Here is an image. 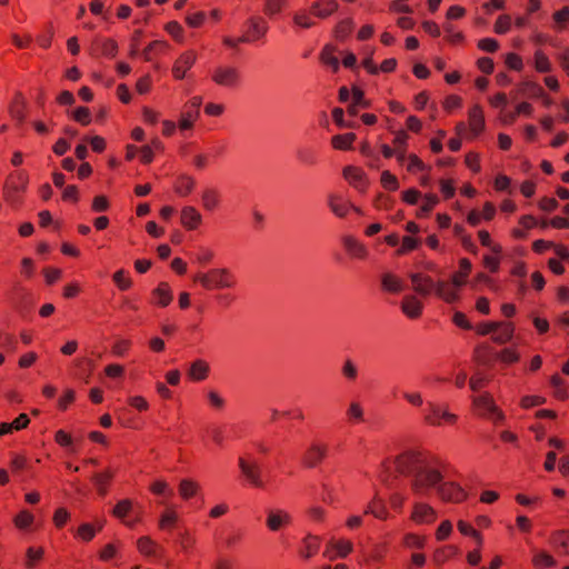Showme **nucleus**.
Masks as SVG:
<instances>
[{
  "instance_id": "f03ea898",
  "label": "nucleus",
  "mask_w": 569,
  "mask_h": 569,
  "mask_svg": "<svg viewBox=\"0 0 569 569\" xmlns=\"http://www.w3.org/2000/svg\"><path fill=\"white\" fill-rule=\"evenodd\" d=\"M410 279L415 291L422 296L428 297L431 293H436L439 298L443 299L448 303H452L458 300L459 295L453 288H451L446 281L435 282L431 277L423 273H411Z\"/></svg>"
},
{
  "instance_id": "6e6552de",
  "label": "nucleus",
  "mask_w": 569,
  "mask_h": 569,
  "mask_svg": "<svg viewBox=\"0 0 569 569\" xmlns=\"http://www.w3.org/2000/svg\"><path fill=\"white\" fill-rule=\"evenodd\" d=\"M213 83L226 89H236L241 83V76L238 68L230 64H220L210 71Z\"/></svg>"
},
{
  "instance_id": "473e14b6",
  "label": "nucleus",
  "mask_w": 569,
  "mask_h": 569,
  "mask_svg": "<svg viewBox=\"0 0 569 569\" xmlns=\"http://www.w3.org/2000/svg\"><path fill=\"white\" fill-rule=\"evenodd\" d=\"M550 543L559 550L561 555L569 556V531L557 530L551 533Z\"/></svg>"
},
{
  "instance_id": "9b49d317",
  "label": "nucleus",
  "mask_w": 569,
  "mask_h": 569,
  "mask_svg": "<svg viewBox=\"0 0 569 569\" xmlns=\"http://www.w3.org/2000/svg\"><path fill=\"white\" fill-rule=\"evenodd\" d=\"M435 493L445 502L459 503L467 498L466 490L455 481H446L445 477L441 485L437 487Z\"/></svg>"
},
{
  "instance_id": "e433bc0d",
  "label": "nucleus",
  "mask_w": 569,
  "mask_h": 569,
  "mask_svg": "<svg viewBox=\"0 0 569 569\" xmlns=\"http://www.w3.org/2000/svg\"><path fill=\"white\" fill-rule=\"evenodd\" d=\"M320 547V538L318 536L308 535L303 539V547L300 551L301 556L309 559L315 556Z\"/></svg>"
},
{
  "instance_id": "a211bd4d",
  "label": "nucleus",
  "mask_w": 569,
  "mask_h": 569,
  "mask_svg": "<svg viewBox=\"0 0 569 569\" xmlns=\"http://www.w3.org/2000/svg\"><path fill=\"white\" fill-rule=\"evenodd\" d=\"M268 31V24L262 18H251L248 21V32L241 40L257 41L264 37Z\"/></svg>"
},
{
  "instance_id": "7ed1b4c3",
  "label": "nucleus",
  "mask_w": 569,
  "mask_h": 569,
  "mask_svg": "<svg viewBox=\"0 0 569 569\" xmlns=\"http://www.w3.org/2000/svg\"><path fill=\"white\" fill-rule=\"evenodd\" d=\"M193 280L204 289H230L237 284V278L228 268H213L207 272H199Z\"/></svg>"
},
{
  "instance_id": "4be33fe9",
  "label": "nucleus",
  "mask_w": 569,
  "mask_h": 569,
  "mask_svg": "<svg viewBox=\"0 0 569 569\" xmlns=\"http://www.w3.org/2000/svg\"><path fill=\"white\" fill-rule=\"evenodd\" d=\"M222 154V148H209L206 151L197 152L193 156V164L198 169H203L212 163Z\"/></svg>"
},
{
  "instance_id": "a878e982",
  "label": "nucleus",
  "mask_w": 569,
  "mask_h": 569,
  "mask_svg": "<svg viewBox=\"0 0 569 569\" xmlns=\"http://www.w3.org/2000/svg\"><path fill=\"white\" fill-rule=\"evenodd\" d=\"M497 325L496 331L492 332V340L500 345L510 341L515 332L513 325L505 321H497Z\"/></svg>"
},
{
  "instance_id": "412c9836",
  "label": "nucleus",
  "mask_w": 569,
  "mask_h": 569,
  "mask_svg": "<svg viewBox=\"0 0 569 569\" xmlns=\"http://www.w3.org/2000/svg\"><path fill=\"white\" fill-rule=\"evenodd\" d=\"M337 9L338 2L336 0H317L311 4L313 16L319 19L330 17Z\"/></svg>"
},
{
  "instance_id": "4d7b16f0",
  "label": "nucleus",
  "mask_w": 569,
  "mask_h": 569,
  "mask_svg": "<svg viewBox=\"0 0 569 569\" xmlns=\"http://www.w3.org/2000/svg\"><path fill=\"white\" fill-rule=\"evenodd\" d=\"M177 519H178V517H177L176 511H173V510L164 511L159 521L160 529H162V530L172 529L176 526Z\"/></svg>"
},
{
  "instance_id": "20e7f679",
  "label": "nucleus",
  "mask_w": 569,
  "mask_h": 569,
  "mask_svg": "<svg viewBox=\"0 0 569 569\" xmlns=\"http://www.w3.org/2000/svg\"><path fill=\"white\" fill-rule=\"evenodd\" d=\"M485 127L483 110L479 104H475L468 111V123L459 122L456 131L460 140H473L480 137Z\"/></svg>"
},
{
  "instance_id": "de8ad7c7",
  "label": "nucleus",
  "mask_w": 569,
  "mask_h": 569,
  "mask_svg": "<svg viewBox=\"0 0 569 569\" xmlns=\"http://www.w3.org/2000/svg\"><path fill=\"white\" fill-rule=\"evenodd\" d=\"M439 199L436 194H427L423 199V203L417 211L418 218L427 217L430 211L435 208V206L438 203Z\"/></svg>"
},
{
  "instance_id": "052dcab7",
  "label": "nucleus",
  "mask_w": 569,
  "mask_h": 569,
  "mask_svg": "<svg viewBox=\"0 0 569 569\" xmlns=\"http://www.w3.org/2000/svg\"><path fill=\"white\" fill-rule=\"evenodd\" d=\"M457 527L461 535L471 536L477 540L478 545L482 543V538H481L479 531H477L470 523H468L463 520H459L457 523Z\"/></svg>"
},
{
  "instance_id": "864d4df0",
  "label": "nucleus",
  "mask_w": 569,
  "mask_h": 569,
  "mask_svg": "<svg viewBox=\"0 0 569 569\" xmlns=\"http://www.w3.org/2000/svg\"><path fill=\"white\" fill-rule=\"evenodd\" d=\"M403 545L410 549H423L426 546V538L416 533H407L403 537Z\"/></svg>"
},
{
  "instance_id": "39448f33",
  "label": "nucleus",
  "mask_w": 569,
  "mask_h": 569,
  "mask_svg": "<svg viewBox=\"0 0 569 569\" xmlns=\"http://www.w3.org/2000/svg\"><path fill=\"white\" fill-rule=\"evenodd\" d=\"M29 177L26 171L11 172L4 183L3 193L8 202L18 207L22 201V194L27 190Z\"/></svg>"
},
{
  "instance_id": "f8f14e48",
  "label": "nucleus",
  "mask_w": 569,
  "mask_h": 569,
  "mask_svg": "<svg viewBox=\"0 0 569 569\" xmlns=\"http://www.w3.org/2000/svg\"><path fill=\"white\" fill-rule=\"evenodd\" d=\"M238 465L242 475L251 486L263 488L264 483L261 478V467L258 461L248 455L247 457H240Z\"/></svg>"
},
{
  "instance_id": "e2e57ef3",
  "label": "nucleus",
  "mask_w": 569,
  "mask_h": 569,
  "mask_svg": "<svg viewBox=\"0 0 569 569\" xmlns=\"http://www.w3.org/2000/svg\"><path fill=\"white\" fill-rule=\"evenodd\" d=\"M287 0H266L264 13L269 17L278 14L286 7Z\"/></svg>"
},
{
  "instance_id": "9d476101",
  "label": "nucleus",
  "mask_w": 569,
  "mask_h": 569,
  "mask_svg": "<svg viewBox=\"0 0 569 569\" xmlns=\"http://www.w3.org/2000/svg\"><path fill=\"white\" fill-rule=\"evenodd\" d=\"M472 403L477 412L493 422L498 423L505 419L503 413L496 406L490 393L485 392L472 398Z\"/></svg>"
},
{
  "instance_id": "393cba45",
  "label": "nucleus",
  "mask_w": 569,
  "mask_h": 569,
  "mask_svg": "<svg viewBox=\"0 0 569 569\" xmlns=\"http://www.w3.org/2000/svg\"><path fill=\"white\" fill-rule=\"evenodd\" d=\"M202 217L200 212L191 206H187L181 210V223L189 230L196 229L201 223Z\"/></svg>"
},
{
  "instance_id": "f704fd0d",
  "label": "nucleus",
  "mask_w": 569,
  "mask_h": 569,
  "mask_svg": "<svg viewBox=\"0 0 569 569\" xmlns=\"http://www.w3.org/2000/svg\"><path fill=\"white\" fill-rule=\"evenodd\" d=\"M202 207L207 211H213L218 208L220 202V193L217 189L207 188L201 194Z\"/></svg>"
},
{
  "instance_id": "3c124183",
  "label": "nucleus",
  "mask_w": 569,
  "mask_h": 569,
  "mask_svg": "<svg viewBox=\"0 0 569 569\" xmlns=\"http://www.w3.org/2000/svg\"><path fill=\"white\" fill-rule=\"evenodd\" d=\"M511 22H512V20L509 14H501L497 18V20L495 22L493 31L497 34H506L511 29Z\"/></svg>"
},
{
  "instance_id": "aec40b11",
  "label": "nucleus",
  "mask_w": 569,
  "mask_h": 569,
  "mask_svg": "<svg viewBox=\"0 0 569 569\" xmlns=\"http://www.w3.org/2000/svg\"><path fill=\"white\" fill-rule=\"evenodd\" d=\"M8 112L12 120L22 123L27 116V101L21 93H17L8 108Z\"/></svg>"
},
{
  "instance_id": "ddd939ff",
  "label": "nucleus",
  "mask_w": 569,
  "mask_h": 569,
  "mask_svg": "<svg viewBox=\"0 0 569 569\" xmlns=\"http://www.w3.org/2000/svg\"><path fill=\"white\" fill-rule=\"evenodd\" d=\"M197 61V52L192 49L183 51L174 61L172 66V76L177 80L186 78L188 70H190Z\"/></svg>"
},
{
  "instance_id": "72a5a7b5",
  "label": "nucleus",
  "mask_w": 569,
  "mask_h": 569,
  "mask_svg": "<svg viewBox=\"0 0 569 569\" xmlns=\"http://www.w3.org/2000/svg\"><path fill=\"white\" fill-rule=\"evenodd\" d=\"M156 303L160 307H167L172 301V291L167 282H160L159 286L152 291Z\"/></svg>"
},
{
  "instance_id": "6e6d98bb",
  "label": "nucleus",
  "mask_w": 569,
  "mask_h": 569,
  "mask_svg": "<svg viewBox=\"0 0 569 569\" xmlns=\"http://www.w3.org/2000/svg\"><path fill=\"white\" fill-rule=\"evenodd\" d=\"M131 511L132 502L129 499L120 500L113 508V515L121 520H124Z\"/></svg>"
},
{
  "instance_id": "603ef678",
  "label": "nucleus",
  "mask_w": 569,
  "mask_h": 569,
  "mask_svg": "<svg viewBox=\"0 0 569 569\" xmlns=\"http://www.w3.org/2000/svg\"><path fill=\"white\" fill-rule=\"evenodd\" d=\"M100 47L101 54L107 58H113L116 57L118 52V44L112 39H103L99 42H97Z\"/></svg>"
},
{
  "instance_id": "f257e3e1",
  "label": "nucleus",
  "mask_w": 569,
  "mask_h": 569,
  "mask_svg": "<svg viewBox=\"0 0 569 569\" xmlns=\"http://www.w3.org/2000/svg\"><path fill=\"white\" fill-rule=\"evenodd\" d=\"M393 466L408 479L410 490L417 498L431 496L443 478V462L438 457L423 452H402L395 459Z\"/></svg>"
},
{
  "instance_id": "5701e85b",
  "label": "nucleus",
  "mask_w": 569,
  "mask_h": 569,
  "mask_svg": "<svg viewBox=\"0 0 569 569\" xmlns=\"http://www.w3.org/2000/svg\"><path fill=\"white\" fill-rule=\"evenodd\" d=\"M342 244L348 254L353 258L365 259L368 254L367 248L352 236H345Z\"/></svg>"
},
{
  "instance_id": "2eb2a0df",
  "label": "nucleus",
  "mask_w": 569,
  "mask_h": 569,
  "mask_svg": "<svg viewBox=\"0 0 569 569\" xmlns=\"http://www.w3.org/2000/svg\"><path fill=\"white\" fill-rule=\"evenodd\" d=\"M327 206L330 211L338 218H345L349 213L351 209L358 211L352 203L345 200V198L339 193H329L327 196Z\"/></svg>"
},
{
  "instance_id": "c03bdc74",
  "label": "nucleus",
  "mask_w": 569,
  "mask_h": 569,
  "mask_svg": "<svg viewBox=\"0 0 569 569\" xmlns=\"http://www.w3.org/2000/svg\"><path fill=\"white\" fill-rule=\"evenodd\" d=\"M533 66L538 72H549L551 70V62L548 56L542 50H536L533 54Z\"/></svg>"
},
{
  "instance_id": "8fccbe9b",
  "label": "nucleus",
  "mask_w": 569,
  "mask_h": 569,
  "mask_svg": "<svg viewBox=\"0 0 569 569\" xmlns=\"http://www.w3.org/2000/svg\"><path fill=\"white\" fill-rule=\"evenodd\" d=\"M150 490L152 491V493L161 496L167 499L173 497L174 495L173 490L168 486V483L162 480L154 481L151 485Z\"/></svg>"
},
{
  "instance_id": "774afa93",
  "label": "nucleus",
  "mask_w": 569,
  "mask_h": 569,
  "mask_svg": "<svg viewBox=\"0 0 569 569\" xmlns=\"http://www.w3.org/2000/svg\"><path fill=\"white\" fill-rule=\"evenodd\" d=\"M33 516L32 513H30L29 511L27 510H22L20 511L16 517H14V525L19 528V529H27L28 527L31 526V523L33 522Z\"/></svg>"
},
{
  "instance_id": "49530a36",
  "label": "nucleus",
  "mask_w": 569,
  "mask_h": 569,
  "mask_svg": "<svg viewBox=\"0 0 569 569\" xmlns=\"http://www.w3.org/2000/svg\"><path fill=\"white\" fill-rule=\"evenodd\" d=\"M296 156L305 164H315L318 159L317 152L309 147L299 148L296 151Z\"/></svg>"
},
{
  "instance_id": "680f3d73",
  "label": "nucleus",
  "mask_w": 569,
  "mask_h": 569,
  "mask_svg": "<svg viewBox=\"0 0 569 569\" xmlns=\"http://www.w3.org/2000/svg\"><path fill=\"white\" fill-rule=\"evenodd\" d=\"M54 440L59 446L69 449L71 452H76V448L73 447L72 438L64 430H62V429L58 430L54 435Z\"/></svg>"
},
{
  "instance_id": "69168bd1",
  "label": "nucleus",
  "mask_w": 569,
  "mask_h": 569,
  "mask_svg": "<svg viewBox=\"0 0 569 569\" xmlns=\"http://www.w3.org/2000/svg\"><path fill=\"white\" fill-rule=\"evenodd\" d=\"M341 373L348 381H355L358 378V368L352 360L347 359L342 365Z\"/></svg>"
},
{
  "instance_id": "b1692460",
  "label": "nucleus",
  "mask_w": 569,
  "mask_h": 569,
  "mask_svg": "<svg viewBox=\"0 0 569 569\" xmlns=\"http://www.w3.org/2000/svg\"><path fill=\"white\" fill-rule=\"evenodd\" d=\"M114 472L111 469H107L101 472L93 473L91 480L97 488L100 497H106L108 493V486L112 480Z\"/></svg>"
},
{
  "instance_id": "cd10ccee",
  "label": "nucleus",
  "mask_w": 569,
  "mask_h": 569,
  "mask_svg": "<svg viewBox=\"0 0 569 569\" xmlns=\"http://www.w3.org/2000/svg\"><path fill=\"white\" fill-rule=\"evenodd\" d=\"M209 371V363L203 359H197L190 365L188 377L193 381H202L208 378Z\"/></svg>"
},
{
  "instance_id": "423d86ee",
  "label": "nucleus",
  "mask_w": 569,
  "mask_h": 569,
  "mask_svg": "<svg viewBox=\"0 0 569 569\" xmlns=\"http://www.w3.org/2000/svg\"><path fill=\"white\" fill-rule=\"evenodd\" d=\"M360 153L366 158L367 164L376 169L381 167L380 154L387 159L396 156L399 162L405 159L402 150H396L389 144H361Z\"/></svg>"
},
{
  "instance_id": "4c0bfd02",
  "label": "nucleus",
  "mask_w": 569,
  "mask_h": 569,
  "mask_svg": "<svg viewBox=\"0 0 569 569\" xmlns=\"http://www.w3.org/2000/svg\"><path fill=\"white\" fill-rule=\"evenodd\" d=\"M194 180L189 176H180L174 182V191L181 196L187 197L194 188Z\"/></svg>"
},
{
  "instance_id": "ea45409f",
  "label": "nucleus",
  "mask_w": 569,
  "mask_h": 569,
  "mask_svg": "<svg viewBox=\"0 0 569 569\" xmlns=\"http://www.w3.org/2000/svg\"><path fill=\"white\" fill-rule=\"evenodd\" d=\"M320 60L321 62L331 68L333 72H337L339 70V60L335 56V48L331 46H326L321 53H320Z\"/></svg>"
},
{
  "instance_id": "0eeeda50",
  "label": "nucleus",
  "mask_w": 569,
  "mask_h": 569,
  "mask_svg": "<svg viewBox=\"0 0 569 569\" xmlns=\"http://www.w3.org/2000/svg\"><path fill=\"white\" fill-rule=\"evenodd\" d=\"M458 416L450 412L447 406L428 401L423 410V421L433 427H440L445 423L455 425Z\"/></svg>"
},
{
  "instance_id": "c85d7f7f",
  "label": "nucleus",
  "mask_w": 569,
  "mask_h": 569,
  "mask_svg": "<svg viewBox=\"0 0 569 569\" xmlns=\"http://www.w3.org/2000/svg\"><path fill=\"white\" fill-rule=\"evenodd\" d=\"M140 154V159L143 163H150L153 159V149L150 144H142L141 148H138V144H127V159L131 160L136 157V154Z\"/></svg>"
},
{
  "instance_id": "bb28decb",
  "label": "nucleus",
  "mask_w": 569,
  "mask_h": 569,
  "mask_svg": "<svg viewBox=\"0 0 569 569\" xmlns=\"http://www.w3.org/2000/svg\"><path fill=\"white\" fill-rule=\"evenodd\" d=\"M401 310L407 317L417 319L421 316L422 303L415 296H406L401 302Z\"/></svg>"
},
{
  "instance_id": "09e8293b",
  "label": "nucleus",
  "mask_w": 569,
  "mask_h": 569,
  "mask_svg": "<svg viewBox=\"0 0 569 569\" xmlns=\"http://www.w3.org/2000/svg\"><path fill=\"white\" fill-rule=\"evenodd\" d=\"M30 126L36 131L39 138H47L53 129V124L51 121L32 120L30 122Z\"/></svg>"
},
{
  "instance_id": "c9c22d12",
  "label": "nucleus",
  "mask_w": 569,
  "mask_h": 569,
  "mask_svg": "<svg viewBox=\"0 0 569 569\" xmlns=\"http://www.w3.org/2000/svg\"><path fill=\"white\" fill-rule=\"evenodd\" d=\"M381 286L383 290L391 293H399L405 289L402 280L392 273H385L382 276Z\"/></svg>"
},
{
  "instance_id": "4468645a",
  "label": "nucleus",
  "mask_w": 569,
  "mask_h": 569,
  "mask_svg": "<svg viewBox=\"0 0 569 569\" xmlns=\"http://www.w3.org/2000/svg\"><path fill=\"white\" fill-rule=\"evenodd\" d=\"M410 519L417 525H429L436 521L437 511L427 502L416 501Z\"/></svg>"
},
{
  "instance_id": "13d9d810",
  "label": "nucleus",
  "mask_w": 569,
  "mask_h": 569,
  "mask_svg": "<svg viewBox=\"0 0 569 569\" xmlns=\"http://www.w3.org/2000/svg\"><path fill=\"white\" fill-rule=\"evenodd\" d=\"M71 117L82 126H87L91 122V112L87 107H78L72 111Z\"/></svg>"
},
{
  "instance_id": "dca6fc26",
  "label": "nucleus",
  "mask_w": 569,
  "mask_h": 569,
  "mask_svg": "<svg viewBox=\"0 0 569 569\" xmlns=\"http://www.w3.org/2000/svg\"><path fill=\"white\" fill-rule=\"evenodd\" d=\"M343 178L356 189L365 191L368 187V179L361 168L347 166L342 170Z\"/></svg>"
},
{
  "instance_id": "c756f323",
  "label": "nucleus",
  "mask_w": 569,
  "mask_h": 569,
  "mask_svg": "<svg viewBox=\"0 0 569 569\" xmlns=\"http://www.w3.org/2000/svg\"><path fill=\"white\" fill-rule=\"evenodd\" d=\"M312 10L299 9L292 14V23L299 29H310L316 24Z\"/></svg>"
},
{
  "instance_id": "79ce46f5",
  "label": "nucleus",
  "mask_w": 569,
  "mask_h": 569,
  "mask_svg": "<svg viewBox=\"0 0 569 569\" xmlns=\"http://www.w3.org/2000/svg\"><path fill=\"white\" fill-rule=\"evenodd\" d=\"M199 485L190 479H183L179 485V493L182 499L188 500L197 495Z\"/></svg>"
},
{
  "instance_id": "a18cd8bd",
  "label": "nucleus",
  "mask_w": 569,
  "mask_h": 569,
  "mask_svg": "<svg viewBox=\"0 0 569 569\" xmlns=\"http://www.w3.org/2000/svg\"><path fill=\"white\" fill-rule=\"evenodd\" d=\"M365 513L366 515H372L376 518L381 519V520L386 519L387 516H388V511L386 509V506L381 501H379V500L371 501L367 506V508L365 510Z\"/></svg>"
},
{
  "instance_id": "0e129e2a",
  "label": "nucleus",
  "mask_w": 569,
  "mask_h": 569,
  "mask_svg": "<svg viewBox=\"0 0 569 569\" xmlns=\"http://www.w3.org/2000/svg\"><path fill=\"white\" fill-rule=\"evenodd\" d=\"M442 107L447 112L451 113L462 107V98L457 94H450L445 98Z\"/></svg>"
},
{
  "instance_id": "f3484780",
  "label": "nucleus",
  "mask_w": 569,
  "mask_h": 569,
  "mask_svg": "<svg viewBox=\"0 0 569 569\" xmlns=\"http://www.w3.org/2000/svg\"><path fill=\"white\" fill-rule=\"evenodd\" d=\"M291 522V516L282 509H271L267 512L266 525L270 531H279Z\"/></svg>"
},
{
  "instance_id": "7c9ffc66",
  "label": "nucleus",
  "mask_w": 569,
  "mask_h": 569,
  "mask_svg": "<svg viewBox=\"0 0 569 569\" xmlns=\"http://www.w3.org/2000/svg\"><path fill=\"white\" fill-rule=\"evenodd\" d=\"M327 455V447L321 445H312L306 452L303 461L308 467H316Z\"/></svg>"
},
{
  "instance_id": "37998d69",
  "label": "nucleus",
  "mask_w": 569,
  "mask_h": 569,
  "mask_svg": "<svg viewBox=\"0 0 569 569\" xmlns=\"http://www.w3.org/2000/svg\"><path fill=\"white\" fill-rule=\"evenodd\" d=\"M458 549L453 546H445L437 549L433 553V561L437 566L443 565L457 553Z\"/></svg>"
},
{
  "instance_id": "338daca9",
  "label": "nucleus",
  "mask_w": 569,
  "mask_h": 569,
  "mask_svg": "<svg viewBox=\"0 0 569 569\" xmlns=\"http://www.w3.org/2000/svg\"><path fill=\"white\" fill-rule=\"evenodd\" d=\"M380 181L382 187L390 191L397 190L399 187L397 177L388 170L382 171Z\"/></svg>"
},
{
  "instance_id": "2f4dec72",
  "label": "nucleus",
  "mask_w": 569,
  "mask_h": 569,
  "mask_svg": "<svg viewBox=\"0 0 569 569\" xmlns=\"http://www.w3.org/2000/svg\"><path fill=\"white\" fill-rule=\"evenodd\" d=\"M170 49V44L164 40H154L150 42L142 51L146 61H151L156 56L164 54Z\"/></svg>"
},
{
  "instance_id": "5fc2aeb1",
  "label": "nucleus",
  "mask_w": 569,
  "mask_h": 569,
  "mask_svg": "<svg viewBox=\"0 0 569 569\" xmlns=\"http://www.w3.org/2000/svg\"><path fill=\"white\" fill-rule=\"evenodd\" d=\"M164 30L178 42H183L184 30L177 21H170L164 26Z\"/></svg>"
},
{
  "instance_id": "1a4fd4ad",
  "label": "nucleus",
  "mask_w": 569,
  "mask_h": 569,
  "mask_svg": "<svg viewBox=\"0 0 569 569\" xmlns=\"http://www.w3.org/2000/svg\"><path fill=\"white\" fill-rule=\"evenodd\" d=\"M201 104L202 98L198 96L192 97L184 104L178 123V129L182 138H188L186 133L192 128L193 123L197 121L200 114Z\"/></svg>"
},
{
  "instance_id": "a19ab883",
  "label": "nucleus",
  "mask_w": 569,
  "mask_h": 569,
  "mask_svg": "<svg viewBox=\"0 0 569 569\" xmlns=\"http://www.w3.org/2000/svg\"><path fill=\"white\" fill-rule=\"evenodd\" d=\"M137 547L139 551L146 556H158V553L162 550L149 537H141L137 542Z\"/></svg>"
},
{
  "instance_id": "58836bf2",
  "label": "nucleus",
  "mask_w": 569,
  "mask_h": 569,
  "mask_svg": "<svg viewBox=\"0 0 569 569\" xmlns=\"http://www.w3.org/2000/svg\"><path fill=\"white\" fill-rule=\"evenodd\" d=\"M328 547H330L332 550L337 552V556L340 558H346L353 549V545L350 540H336L330 539Z\"/></svg>"
},
{
  "instance_id": "6ab92c4d",
  "label": "nucleus",
  "mask_w": 569,
  "mask_h": 569,
  "mask_svg": "<svg viewBox=\"0 0 569 569\" xmlns=\"http://www.w3.org/2000/svg\"><path fill=\"white\" fill-rule=\"evenodd\" d=\"M533 112V107L529 102H520L516 106L515 110L500 111L499 118L503 123H512L517 117H530Z\"/></svg>"
},
{
  "instance_id": "bf43d9fd",
  "label": "nucleus",
  "mask_w": 569,
  "mask_h": 569,
  "mask_svg": "<svg viewBox=\"0 0 569 569\" xmlns=\"http://www.w3.org/2000/svg\"><path fill=\"white\" fill-rule=\"evenodd\" d=\"M347 418L350 422H360L363 420V410L360 403L351 402L349 408L347 409Z\"/></svg>"
}]
</instances>
